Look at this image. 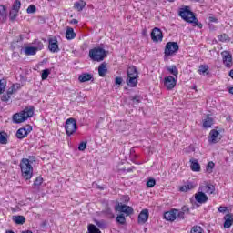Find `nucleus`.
<instances>
[{"instance_id": "obj_34", "label": "nucleus", "mask_w": 233, "mask_h": 233, "mask_svg": "<svg viewBox=\"0 0 233 233\" xmlns=\"http://www.w3.org/2000/svg\"><path fill=\"white\" fill-rule=\"evenodd\" d=\"M21 9V1L15 0V3L13 4L12 10L15 12H19Z\"/></svg>"}, {"instance_id": "obj_13", "label": "nucleus", "mask_w": 233, "mask_h": 233, "mask_svg": "<svg viewBox=\"0 0 233 233\" xmlns=\"http://www.w3.org/2000/svg\"><path fill=\"white\" fill-rule=\"evenodd\" d=\"M223 57V63L227 68H230L232 66V54L228 53V51H223L221 53Z\"/></svg>"}, {"instance_id": "obj_41", "label": "nucleus", "mask_w": 233, "mask_h": 233, "mask_svg": "<svg viewBox=\"0 0 233 233\" xmlns=\"http://www.w3.org/2000/svg\"><path fill=\"white\" fill-rule=\"evenodd\" d=\"M27 14H35L37 12V7L35 5H30L26 9Z\"/></svg>"}, {"instance_id": "obj_43", "label": "nucleus", "mask_w": 233, "mask_h": 233, "mask_svg": "<svg viewBox=\"0 0 233 233\" xmlns=\"http://www.w3.org/2000/svg\"><path fill=\"white\" fill-rule=\"evenodd\" d=\"M191 233H203V228L199 226H194L191 228Z\"/></svg>"}, {"instance_id": "obj_61", "label": "nucleus", "mask_w": 233, "mask_h": 233, "mask_svg": "<svg viewBox=\"0 0 233 233\" xmlns=\"http://www.w3.org/2000/svg\"><path fill=\"white\" fill-rule=\"evenodd\" d=\"M21 233H34L32 230L22 231Z\"/></svg>"}, {"instance_id": "obj_20", "label": "nucleus", "mask_w": 233, "mask_h": 233, "mask_svg": "<svg viewBox=\"0 0 233 233\" xmlns=\"http://www.w3.org/2000/svg\"><path fill=\"white\" fill-rule=\"evenodd\" d=\"M107 64L106 62H103L102 64L99 65L98 66V76L100 77H105L108 72V68L106 67Z\"/></svg>"}, {"instance_id": "obj_29", "label": "nucleus", "mask_w": 233, "mask_h": 233, "mask_svg": "<svg viewBox=\"0 0 233 233\" xmlns=\"http://www.w3.org/2000/svg\"><path fill=\"white\" fill-rule=\"evenodd\" d=\"M0 19L6 21V6L0 5Z\"/></svg>"}, {"instance_id": "obj_48", "label": "nucleus", "mask_w": 233, "mask_h": 233, "mask_svg": "<svg viewBox=\"0 0 233 233\" xmlns=\"http://www.w3.org/2000/svg\"><path fill=\"white\" fill-rule=\"evenodd\" d=\"M227 39H228V35H227V34L218 35V40L221 41L222 43H224V41H227Z\"/></svg>"}, {"instance_id": "obj_19", "label": "nucleus", "mask_w": 233, "mask_h": 233, "mask_svg": "<svg viewBox=\"0 0 233 233\" xmlns=\"http://www.w3.org/2000/svg\"><path fill=\"white\" fill-rule=\"evenodd\" d=\"M177 212L176 209H172L170 211H167L164 213V218L167 221H176L177 219Z\"/></svg>"}, {"instance_id": "obj_37", "label": "nucleus", "mask_w": 233, "mask_h": 233, "mask_svg": "<svg viewBox=\"0 0 233 233\" xmlns=\"http://www.w3.org/2000/svg\"><path fill=\"white\" fill-rule=\"evenodd\" d=\"M116 221L119 225H125L127 223V218H125V215L120 214L116 217Z\"/></svg>"}, {"instance_id": "obj_26", "label": "nucleus", "mask_w": 233, "mask_h": 233, "mask_svg": "<svg viewBox=\"0 0 233 233\" xmlns=\"http://www.w3.org/2000/svg\"><path fill=\"white\" fill-rule=\"evenodd\" d=\"M8 144V134L5 131L0 132V145Z\"/></svg>"}, {"instance_id": "obj_49", "label": "nucleus", "mask_w": 233, "mask_h": 233, "mask_svg": "<svg viewBox=\"0 0 233 233\" xmlns=\"http://www.w3.org/2000/svg\"><path fill=\"white\" fill-rule=\"evenodd\" d=\"M1 101L7 103V101H10V96L7 94H4L1 97Z\"/></svg>"}, {"instance_id": "obj_15", "label": "nucleus", "mask_w": 233, "mask_h": 233, "mask_svg": "<svg viewBox=\"0 0 233 233\" xmlns=\"http://www.w3.org/2000/svg\"><path fill=\"white\" fill-rule=\"evenodd\" d=\"M195 199L197 203H200V205H203V203H207L208 201V197L202 192V191H198L195 194Z\"/></svg>"}, {"instance_id": "obj_24", "label": "nucleus", "mask_w": 233, "mask_h": 233, "mask_svg": "<svg viewBox=\"0 0 233 233\" xmlns=\"http://www.w3.org/2000/svg\"><path fill=\"white\" fill-rule=\"evenodd\" d=\"M191 166L190 168L193 172H199L201 170V166L199 165V162L198 159L190 160Z\"/></svg>"}, {"instance_id": "obj_9", "label": "nucleus", "mask_w": 233, "mask_h": 233, "mask_svg": "<svg viewBox=\"0 0 233 233\" xmlns=\"http://www.w3.org/2000/svg\"><path fill=\"white\" fill-rule=\"evenodd\" d=\"M48 49L53 54H57L61 49L59 48V42L57 41V37L53 36L48 38Z\"/></svg>"}, {"instance_id": "obj_35", "label": "nucleus", "mask_w": 233, "mask_h": 233, "mask_svg": "<svg viewBox=\"0 0 233 233\" xmlns=\"http://www.w3.org/2000/svg\"><path fill=\"white\" fill-rule=\"evenodd\" d=\"M199 74H208V66L201 65L198 67Z\"/></svg>"}, {"instance_id": "obj_6", "label": "nucleus", "mask_w": 233, "mask_h": 233, "mask_svg": "<svg viewBox=\"0 0 233 233\" xmlns=\"http://www.w3.org/2000/svg\"><path fill=\"white\" fill-rule=\"evenodd\" d=\"M65 128L66 136H74L77 132V121L75 118L66 119Z\"/></svg>"}, {"instance_id": "obj_18", "label": "nucleus", "mask_w": 233, "mask_h": 233, "mask_svg": "<svg viewBox=\"0 0 233 233\" xmlns=\"http://www.w3.org/2000/svg\"><path fill=\"white\" fill-rule=\"evenodd\" d=\"M78 81L80 83H86V81H94V76L89 73H83L78 76Z\"/></svg>"}, {"instance_id": "obj_50", "label": "nucleus", "mask_w": 233, "mask_h": 233, "mask_svg": "<svg viewBox=\"0 0 233 233\" xmlns=\"http://www.w3.org/2000/svg\"><path fill=\"white\" fill-rule=\"evenodd\" d=\"M122 83H123V78L121 76L116 77V79H115L116 85H122Z\"/></svg>"}, {"instance_id": "obj_16", "label": "nucleus", "mask_w": 233, "mask_h": 233, "mask_svg": "<svg viewBox=\"0 0 233 233\" xmlns=\"http://www.w3.org/2000/svg\"><path fill=\"white\" fill-rule=\"evenodd\" d=\"M32 132V127H30L28 129L22 127L16 131V137L17 139H25L28 134Z\"/></svg>"}, {"instance_id": "obj_1", "label": "nucleus", "mask_w": 233, "mask_h": 233, "mask_svg": "<svg viewBox=\"0 0 233 233\" xmlns=\"http://www.w3.org/2000/svg\"><path fill=\"white\" fill-rule=\"evenodd\" d=\"M35 162V157L29 156L28 158H23L20 161V169L24 179H32L34 176V167L32 165Z\"/></svg>"}, {"instance_id": "obj_46", "label": "nucleus", "mask_w": 233, "mask_h": 233, "mask_svg": "<svg viewBox=\"0 0 233 233\" xmlns=\"http://www.w3.org/2000/svg\"><path fill=\"white\" fill-rule=\"evenodd\" d=\"M86 149V142H81L78 146V150H80V152H83Z\"/></svg>"}, {"instance_id": "obj_4", "label": "nucleus", "mask_w": 233, "mask_h": 233, "mask_svg": "<svg viewBox=\"0 0 233 233\" xmlns=\"http://www.w3.org/2000/svg\"><path fill=\"white\" fill-rule=\"evenodd\" d=\"M127 86L136 88L137 86V69L136 66H130L127 69V78L126 80Z\"/></svg>"}, {"instance_id": "obj_47", "label": "nucleus", "mask_w": 233, "mask_h": 233, "mask_svg": "<svg viewBox=\"0 0 233 233\" xmlns=\"http://www.w3.org/2000/svg\"><path fill=\"white\" fill-rule=\"evenodd\" d=\"M180 211L184 212V214H186V216L190 214V208H188L187 206H183L181 208Z\"/></svg>"}, {"instance_id": "obj_27", "label": "nucleus", "mask_w": 233, "mask_h": 233, "mask_svg": "<svg viewBox=\"0 0 233 233\" xmlns=\"http://www.w3.org/2000/svg\"><path fill=\"white\" fill-rule=\"evenodd\" d=\"M85 6H86V3L83 0L76 2L74 5V8H76V10H77L78 12H81L83 8H85Z\"/></svg>"}, {"instance_id": "obj_44", "label": "nucleus", "mask_w": 233, "mask_h": 233, "mask_svg": "<svg viewBox=\"0 0 233 233\" xmlns=\"http://www.w3.org/2000/svg\"><path fill=\"white\" fill-rule=\"evenodd\" d=\"M147 186L148 188H152L153 187H156V179L149 178L147 180Z\"/></svg>"}, {"instance_id": "obj_25", "label": "nucleus", "mask_w": 233, "mask_h": 233, "mask_svg": "<svg viewBox=\"0 0 233 233\" xmlns=\"http://www.w3.org/2000/svg\"><path fill=\"white\" fill-rule=\"evenodd\" d=\"M66 37L70 41L76 38V33L74 32V28L67 27L66 31Z\"/></svg>"}, {"instance_id": "obj_54", "label": "nucleus", "mask_w": 233, "mask_h": 233, "mask_svg": "<svg viewBox=\"0 0 233 233\" xmlns=\"http://www.w3.org/2000/svg\"><path fill=\"white\" fill-rule=\"evenodd\" d=\"M218 212H227V207L220 206L218 208Z\"/></svg>"}, {"instance_id": "obj_60", "label": "nucleus", "mask_w": 233, "mask_h": 233, "mask_svg": "<svg viewBox=\"0 0 233 233\" xmlns=\"http://www.w3.org/2000/svg\"><path fill=\"white\" fill-rule=\"evenodd\" d=\"M229 76H230L231 79H233V69H231V70L229 71Z\"/></svg>"}, {"instance_id": "obj_12", "label": "nucleus", "mask_w": 233, "mask_h": 233, "mask_svg": "<svg viewBox=\"0 0 233 233\" xmlns=\"http://www.w3.org/2000/svg\"><path fill=\"white\" fill-rule=\"evenodd\" d=\"M164 86L167 90H173L176 86V78L172 76H166L164 78Z\"/></svg>"}, {"instance_id": "obj_52", "label": "nucleus", "mask_w": 233, "mask_h": 233, "mask_svg": "<svg viewBox=\"0 0 233 233\" xmlns=\"http://www.w3.org/2000/svg\"><path fill=\"white\" fill-rule=\"evenodd\" d=\"M12 94H14V86H12L6 92V95L11 97Z\"/></svg>"}, {"instance_id": "obj_33", "label": "nucleus", "mask_w": 233, "mask_h": 233, "mask_svg": "<svg viewBox=\"0 0 233 233\" xmlns=\"http://www.w3.org/2000/svg\"><path fill=\"white\" fill-rule=\"evenodd\" d=\"M175 212H177L176 216L178 221L185 219V216H187L185 212H182L181 210L178 209H175Z\"/></svg>"}, {"instance_id": "obj_56", "label": "nucleus", "mask_w": 233, "mask_h": 233, "mask_svg": "<svg viewBox=\"0 0 233 233\" xmlns=\"http://www.w3.org/2000/svg\"><path fill=\"white\" fill-rule=\"evenodd\" d=\"M96 226L99 227V228H103V223L100 221H96Z\"/></svg>"}, {"instance_id": "obj_40", "label": "nucleus", "mask_w": 233, "mask_h": 233, "mask_svg": "<svg viewBox=\"0 0 233 233\" xmlns=\"http://www.w3.org/2000/svg\"><path fill=\"white\" fill-rule=\"evenodd\" d=\"M17 14H19L18 11H14V10L10 11V13H9L10 21H15V19L17 17Z\"/></svg>"}, {"instance_id": "obj_5", "label": "nucleus", "mask_w": 233, "mask_h": 233, "mask_svg": "<svg viewBox=\"0 0 233 233\" xmlns=\"http://www.w3.org/2000/svg\"><path fill=\"white\" fill-rule=\"evenodd\" d=\"M89 57L92 61H103L106 57V51L101 47H95L89 50Z\"/></svg>"}, {"instance_id": "obj_42", "label": "nucleus", "mask_w": 233, "mask_h": 233, "mask_svg": "<svg viewBox=\"0 0 233 233\" xmlns=\"http://www.w3.org/2000/svg\"><path fill=\"white\" fill-rule=\"evenodd\" d=\"M43 185V177H37L34 181V187H41Z\"/></svg>"}, {"instance_id": "obj_7", "label": "nucleus", "mask_w": 233, "mask_h": 233, "mask_svg": "<svg viewBox=\"0 0 233 233\" xmlns=\"http://www.w3.org/2000/svg\"><path fill=\"white\" fill-rule=\"evenodd\" d=\"M178 50L179 45L177 44V42H167L166 44L164 56L165 57H170V56H174Z\"/></svg>"}, {"instance_id": "obj_57", "label": "nucleus", "mask_w": 233, "mask_h": 233, "mask_svg": "<svg viewBox=\"0 0 233 233\" xmlns=\"http://www.w3.org/2000/svg\"><path fill=\"white\" fill-rule=\"evenodd\" d=\"M77 23H79V21H77V19L71 20V25H77Z\"/></svg>"}, {"instance_id": "obj_59", "label": "nucleus", "mask_w": 233, "mask_h": 233, "mask_svg": "<svg viewBox=\"0 0 233 233\" xmlns=\"http://www.w3.org/2000/svg\"><path fill=\"white\" fill-rule=\"evenodd\" d=\"M228 93L233 96V86L228 89Z\"/></svg>"}, {"instance_id": "obj_45", "label": "nucleus", "mask_w": 233, "mask_h": 233, "mask_svg": "<svg viewBox=\"0 0 233 233\" xmlns=\"http://www.w3.org/2000/svg\"><path fill=\"white\" fill-rule=\"evenodd\" d=\"M215 164L214 162H208V166H207V171L208 172H212V170L214 169Z\"/></svg>"}, {"instance_id": "obj_32", "label": "nucleus", "mask_w": 233, "mask_h": 233, "mask_svg": "<svg viewBox=\"0 0 233 233\" xmlns=\"http://www.w3.org/2000/svg\"><path fill=\"white\" fill-rule=\"evenodd\" d=\"M87 228L89 233H101V230L94 224H89Z\"/></svg>"}, {"instance_id": "obj_62", "label": "nucleus", "mask_w": 233, "mask_h": 233, "mask_svg": "<svg viewBox=\"0 0 233 233\" xmlns=\"http://www.w3.org/2000/svg\"><path fill=\"white\" fill-rule=\"evenodd\" d=\"M167 1H169V3H174L175 0H167Z\"/></svg>"}, {"instance_id": "obj_11", "label": "nucleus", "mask_w": 233, "mask_h": 233, "mask_svg": "<svg viewBox=\"0 0 233 233\" xmlns=\"http://www.w3.org/2000/svg\"><path fill=\"white\" fill-rule=\"evenodd\" d=\"M116 210L118 212H123L124 214H127V216L134 214V208L125 204H118L116 208Z\"/></svg>"}, {"instance_id": "obj_23", "label": "nucleus", "mask_w": 233, "mask_h": 233, "mask_svg": "<svg viewBox=\"0 0 233 233\" xmlns=\"http://www.w3.org/2000/svg\"><path fill=\"white\" fill-rule=\"evenodd\" d=\"M214 125V118L210 116V115H208L207 117L204 119L203 127L204 128H210Z\"/></svg>"}, {"instance_id": "obj_3", "label": "nucleus", "mask_w": 233, "mask_h": 233, "mask_svg": "<svg viewBox=\"0 0 233 233\" xmlns=\"http://www.w3.org/2000/svg\"><path fill=\"white\" fill-rule=\"evenodd\" d=\"M32 116H34V106L25 107L21 112L13 115V122L16 124L24 123V121H26Z\"/></svg>"}, {"instance_id": "obj_51", "label": "nucleus", "mask_w": 233, "mask_h": 233, "mask_svg": "<svg viewBox=\"0 0 233 233\" xmlns=\"http://www.w3.org/2000/svg\"><path fill=\"white\" fill-rule=\"evenodd\" d=\"M105 212L106 214H107V216H111V218H114V213L112 212V209L110 208H106Z\"/></svg>"}, {"instance_id": "obj_28", "label": "nucleus", "mask_w": 233, "mask_h": 233, "mask_svg": "<svg viewBox=\"0 0 233 233\" xmlns=\"http://www.w3.org/2000/svg\"><path fill=\"white\" fill-rule=\"evenodd\" d=\"M194 188V184L192 182H187L186 185L180 187V192H188V190H192Z\"/></svg>"}, {"instance_id": "obj_55", "label": "nucleus", "mask_w": 233, "mask_h": 233, "mask_svg": "<svg viewBox=\"0 0 233 233\" xmlns=\"http://www.w3.org/2000/svg\"><path fill=\"white\" fill-rule=\"evenodd\" d=\"M209 21H210V23H218V18H216L214 16H209Z\"/></svg>"}, {"instance_id": "obj_30", "label": "nucleus", "mask_w": 233, "mask_h": 233, "mask_svg": "<svg viewBox=\"0 0 233 233\" xmlns=\"http://www.w3.org/2000/svg\"><path fill=\"white\" fill-rule=\"evenodd\" d=\"M166 69L167 72L171 73L172 76H176V77L177 74H179V71H177V67L176 66H167Z\"/></svg>"}, {"instance_id": "obj_36", "label": "nucleus", "mask_w": 233, "mask_h": 233, "mask_svg": "<svg viewBox=\"0 0 233 233\" xmlns=\"http://www.w3.org/2000/svg\"><path fill=\"white\" fill-rule=\"evenodd\" d=\"M143 97L139 95H136L135 96H130V100L133 101V103H136V105H139L141 103V100Z\"/></svg>"}, {"instance_id": "obj_10", "label": "nucleus", "mask_w": 233, "mask_h": 233, "mask_svg": "<svg viewBox=\"0 0 233 233\" xmlns=\"http://www.w3.org/2000/svg\"><path fill=\"white\" fill-rule=\"evenodd\" d=\"M151 39L154 41V43L163 41V32L161 29L155 27L151 32Z\"/></svg>"}, {"instance_id": "obj_14", "label": "nucleus", "mask_w": 233, "mask_h": 233, "mask_svg": "<svg viewBox=\"0 0 233 233\" xmlns=\"http://www.w3.org/2000/svg\"><path fill=\"white\" fill-rule=\"evenodd\" d=\"M44 45L40 44L38 47L27 46L25 48V56H35L38 50H43Z\"/></svg>"}, {"instance_id": "obj_53", "label": "nucleus", "mask_w": 233, "mask_h": 233, "mask_svg": "<svg viewBox=\"0 0 233 233\" xmlns=\"http://www.w3.org/2000/svg\"><path fill=\"white\" fill-rule=\"evenodd\" d=\"M35 45L36 46H35V48H39V46H40V45H43V42H41V41H39V40H35Z\"/></svg>"}, {"instance_id": "obj_31", "label": "nucleus", "mask_w": 233, "mask_h": 233, "mask_svg": "<svg viewBox=\"0 0 233 233\" xmlns=\"http://www.w3.org/2000/svg\"><path fill=\"white\" fill-rule=\"evenodd\" d=\"M204 190L206 191L207 194H214L216 187H214V185L208 184L204 187Z\"/></svg>"}, {"instance_id": "obj_22", "label": "nucleus", "mask_w": 233, "mask_h": 233, "mask_svg": "<svg viewBox=\"0 0 233 233\" xmlns=\"http://www.w3.org/2000/svg\"><path fill=\"white\" fill-rule=\"evenodd\" d=\"M13 221L16 225H25V223H26V218L21 215L13 216Z\"/></svg>"}, {"instance_id": "obj_39", "label": "nucleus", "mask_w": 233, "mask_h": 233, "mask_svg": "<svg viewBox=\"0 0 233 233\" xmlns=\"http://www.w3.org/2000/svg\"><path fill=\"white\" fill-rule=\"evenodd\" d=\"M5 88H6V79L3 78L0 80V94H3Z\"/></svg>"}, {"instance_id": "obj_17", "label": "nucleus", "mask_w": 233, "mask_h": 233, "mask_svg": "<svg viewBox=\"0 0 233 233\" xmlns=\"http://www.w3.org/2000/svg\"><path fill=\"white\" fill-rule=\"evenodd\" d=\"M149 216L150 214L148 213V209H143L138 215V223L145 225V222L148 221Z\"/></svg>"}, {"instance_id": "obj_58", "label": "nucleus", "mask_w": 233, "mask_h": 233, "mask_svg": "<svg viewBox=\"0 0 233 233\" xmlns=\"http://www.w3.org/2000/svg\"><path fill=\"white\" fill-rule=\"evenodd\" d=\"M96 188H98V190H105V187H103V186L97 185Z\"/></svg>"}, {"instance_id": "obj_21", "label": "nucleus", "mask_w": 233, "mask_h": 233, "mask_svg": "<svg viewBox=\"0 0 233 233\" xmlns=\"http://www.w3.org/2000/svg\"><path fill=\"white\" fill-rule=\"evenodd\" d=\"M224 228H230V226L233 225V215L227 214L224 217Z\"/></svg>"}, {"instance_id": "obj_38", "label": "nucleus", "mask_w": 233, "mask_h": 233, "mask_svg": "<svg viewBox=\"0 0 233 233\" xmlns=\"http://www.w3.org/2000/svg\"><path fill=\"white\" fill-rule=\"evenodd\" d=\"M48 76H50V69H44L42 71V81H45L46 79H48Z\"/></svg>"}, {"instance_id": "obj_2", "label": "nucleus", "mask_w": 233, "mask_h": 233, "mask_svg": "<svg viewBox=\"0 0 233 233\" xmlns=\"http://www.w3.org/2000/svg\"><path fill=\"white\" fill-rule=\"evenodd\" d=\"M179 15L187 23H191L198 28H203V24H201L199 20L196 17V15H194V12L190 11L188 6L182 8L179 12Z\"/></svg>"}, {"instance_id": "obj_8", "label": "nucleus", "mask_w": 233, "mask_h": 233, "mask_svg": "<svg viewBox=\"0 0 233 233\" xmlns=\"http://www.w3.org/2000/svg\"><path fill=\"white\" fill-rule=\"evenodd\" d=\"M208 141L210 145H216V143H219V141H221V134L219 133V131L212 129L209 132Z\"/></svg>"}]
</instances>
